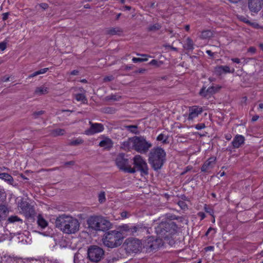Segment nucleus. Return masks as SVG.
Masks as SVG:
<instances>
[{
  "label": "nucleus",
  "mask_w": 263,
  "mask_h": 263,
  "mask_svg": "<svg viewBox=\"0 0 263 263\" xmlns=\"http://www.w3.org/2000/svg\"><path fill=\"white\" fill-rule=\"evenodd\" d=\"M0 179L5 180L8 183L12 185L14 182L13 177L8 173H0Z\"/></svg>",
  "instance_id": "nucleus-23"
},
{
  "label": "nucleus",
  "mask_w": 263,
  "mask_h": 263,
  "mask_svg": "<svg viewBox=\"0 0 263 263\" xmlns=\"http://www.w3.org/2000/svg\"><path fill=\"white\" fill-rule=\"evenodd\" d=\"M214 247L213 246H209L205 248L206 251H213L214 250Z\"/></svg>",
  "instance_id": "nucleus-52"
},
{
  "label": "nucleus",
  "mask_w": 263,
  "mask_h": 263,
  "mask_svg": "<svg viewBox=\"0 0 263 263\" xmlns=\"http://www.w3.org/2000/svg\"><path fill=\"white\" fill-rule=\"evenodd\" d=\"M194 127L197 130H201L204 129L206 126L204 123H199L194 125Z\"/></svg>",
  "instance_id": "nucleus-39"
},
{
  "label": "nucleus",
  "mask_w": 263,
  "mask_h": 263,
  "mask_svg": "<svg viewBox=\"0 0 263 263\" xmlns=\"http://www.w3.org/2000/svg\"><path fill=\"white\" fill-rule=\"evenodd\" d=\"M204 210H205L206 212L208 213L210 215H211L213 216L214 212H213V210L212 209H211V208L208 207L206 206V205H205Z\"/></svg>",
  "instance_id": "nucleus-44"
},
{
  "label": "nucleus",
  "mask_w": 263,
  "mask_h": 263,
  "mask_svg": "<svg viewBox=\"0 0 263 263\" xmlns=\"http://www.w3.org/2000/svg\"><path fill=\"white\" fill-rule=\"evenodd\" d=\"M114 79V77L112 75L107 76L104 78L103 82H107L112 81Z\"/></svg>",
  "instance_id": "nucleus-42"
},
{
  "label": "nucleus",
  "mask_w": 263,
  "mask_h": 263,
  "mask_svg": "<svg viewBox=\"0 0 263 263\" xmlns=\"http://www.w3.org/2000/svg\"><path fill=\"white\" fill-rule=\"evenodd\" d=\"M122 233L118 231L108 232L103 238L104 245L108 248H115L120 246L122 242Z\"/></svg>",
  "instance_id": "nucleus-5"
},
{
  "label": "nucleus",
  "mask_w": 263,
  "mask_h": 263,
  "mask_svg": "<svg viewBox=\"0 0 263 263\" xmlns=\"http://www.w3.org/2000/svg\"><path fill=\"white\" fill-rule=\"evenodd\" d=\"M235 71L234 68H231L228 66H217L215 68V72L218 75H221L223 73H233Z\"/></svg>",
  "instance_id": "nucleus-18"
},
{
  "label": "nucleus",
  "mask_w": 263,
  "mask_h": 263,
  "mask_svg": "<svg viewBox=\"0 0 263 263\" xmlns=\"http://www.w3.org/2000/svg\"><path fill=\"white\" fill-rule=\"evenodd\" d=\"M49 91V88L44 85L37 87L34 91V94L36 96H41L47 94Z\"/></svg>",
  "instance_id": "nucleus-21"
},
{
  "label": "nucleus",
  "mask_w": 263,
  "mask_h": 263,
  "mask_svg": "<svg viewBox=\"0 0 263 263\" xmlns=\"http://www.w3.org/2000/svg\"><path fill=\"white\" fill-rule=\"evenodd\" d=\"M4 194V193L3 190L0 189V198L2 197Z\"/></svg>",
  "instance_id": "nucleus-62"
},
{
  "label": "nucleus",
  "mask_w": 263,
  "mask_h": 263,
  "mask_svg": "<svg viewBox=\"0 0 263 263\" xmlns=\"http://www.w3.org/2000/svg\"><path fill=\"white\" fill-rule=\"evenodd\" d=\"M140 55H141V57H143V59H147V57L151 58V56H149V55H147V54H140Z\"/></svg>",
  "instance_id": "nucleus-61"
},
{
  "label": "nucleus",
  "mask_w": 263,
  "mask_h": 263,
  "mask_svg": "<svg viewBox=\"0 0 263 263\" xmlns=\"http://www.w3.org/2000/svg\"><path fill=\"white\" fill-rule=\"evenodd\" d=\"M99 138L101 139L99 144V146L106 149H109L113 146L114 142L109 137L101 135Z\"/></svg>",
  "instance_id": "nucleus-15"
},
{
  "label": "nucleus",
  "mask_w": 263,
  "mask_h": 263,
  "mask_svg": "<svg viewBox=\"0 0 263 263\" xmlns=\"http://www.w3.org/2000/svg\"><path fill=\"white\" fill-rule=\"evenodd\" d=\"M145 71V69H139V70H137V72L140 73H143Z\"/></svg>",
  "instance_id": "nucleus-60"
},
{
  "label": "nucleus",
  "mask_w": 263,
  "mask_h": 263,
  "mask_svg": "<svg viewBox=\"0 0 263 263\" xmlns=\"http://www.w3.org/2000/svg\"><path fill=\"white\" fill-rule=\"evenodd\" d=\"M262 0H249V8L251 12H257L261 8Z\"/></svg>",
  "instance_id": "nucleus-16"
},
{
  "label": "nucleus",
  "mask_w": 263,
  "mask_h": 263,
  "mask_svg": "<svg viewBox=\"0 0 263 263\" xmlns=\"http://www.w3.org/2000/svg\"><path fill=\"white\" fill-rule=\"evenodd\" d=\"M158 141H162L163 143H166L167 138L164 134H161L157 138Z\"/></svg>",
  "instance_id": "nucleus-36"
},
{
  "label": "nucleus",
  "mask_w": 263,
  "mask_h": 263,
  "mask_svg": "<svg viewBox=\"0 0 263 263\" xmlns=\"http://www.w3.org/2000/svg\"><path fill=\"white\" fill-rule=\"evenodd\" d=\"M89 123L90 125V128L86 129L84 132V134L86 135L90 136L101 133L104 129L103 125L101 123H93L91 121H89Z\"/></svg>",
  "instance_id": "nucleus-12"
},
{
  "label": "nucleus",
  "mask_w": 263,
  "mask_h": 263,
  "mask_svg": "<svg viewBox=\"0 0 263 263\" xmlns=\"http://www.w3.org/2000/svg\"><path fill=\"white\" fill-rule=\"evenodd\" d=\"M220 88L221 87L218 86L210 87L206 90L205 88H202L200 90L199 94L202 97H206L217 92Z\"/></svg>",
  "instance_id": "nucleus-17"
},
{
  "label": "nucleus",
  "mask_w": 263,
  "mask_h": 263,
  "mask_svg": "<svg viewBox=\"0 0 263 263\" xmlns=\"http://www.w3.org/2000/svg\"><path fill=\"white\" fill-rule=\"evenodd\" d=\"M104 252L102 249L96 246L90 247L87 251L88 257L92 262H98L101 260Z\"/></svg>",
  "instance_id": "nucleus-7"
},
{
  "label": "nucleus",
  "mask_w": 263,
  "mask_h": 263,
  "mask_svg": "<svg viewBox=\"0 0 263 263\" xmlns=\"http://www.w3.org/2000/svg\"><path fill=\"white\" fill-rule=\"evenodd\" d=\"M152 146L151 143L147 141L143 137L134 136L123 142L121 147L125 151L134 149L139 153L145 154Z\"/></svg>",
  "instance_id": "nucleus-2"
},
{
  "label": "nucleus",
  "mask_w": 263,
  "mask_h": 263,
  "mask_svg": "<svg viewBox=\"0 0 263 263\" xmlns=\"http://www.w3.org/2000/svg\"><path fill=\"white\" fill-rule=\"evenodd\" d=\"M75 98L77 100V101H81L83 103H86L87 102L86 97L83 93H78L76 95Z\"/></svg>",
  "instance_id": "nucleus-28"
},
{
  "label": "nucleus",
  "mask_w": 263,
  "mask_h": 263,
  "mask_svg": "<svg viewBox=\"0 0 263 263\" xmlns=\"http://www.w3.org/2000/svg\"><path fill=\"white\" fill-rule=\"evenodd\" d=\"M198 215L201 217V219H203L205 217V214L203 212H199Z\"/></svg>",
  "instance_id": "nucleus-54"
},
{
  "label": "nucleus",
  "mask_w": 263,
  "mask_h": 263,
  "mask_svg": "<svg viewBox=\"0 0 263 263\" xmlns=\"http://www.w3.org/2000/svg\"><path fill=\"white\" fill-rule=\"evenodd\" d=\"M168 224L166 222H162L157 227L155 228L156 233L161 236L164 235L167 232Z\"/></svg>",
  "instance_id": "nucleus-19"
},
{
  "label": "nucleus",
  "mask_w": 263,
  "mask_h": 263,
  "mask_svg": "<svg viewBox=\"0 0 263 263\" xmlns=\"http://www.w3.org/2000/svg\"><path fill=\"white\" fill-rule=\"evenodd\" d=\"M203 108L200 106L194 105L189 107L187 119L189 121H193L203 112Z\"/></svg>",
  "instance_id": "nucleus-11"
},
{
  "label": "nucleus",
  "mask_w": 263,
  "mask_h": 263,
  "mask_svg": "<svg viewBox=\"0 0 263 263\" xmlns=\"http://www.w3.org/2000/svg\"><path fill=\"white\" fill-rule=\"evenodd\" d=\"M44 114V111L41 110L33 113V116L34 118H36L38 116Z\"/></svg>",
  "instance_id": "nucleus-47"
},
{
  "label": "nucleus",
  "mask_w": 263,
  "mask_h": 263,
  "mask_svg": "<svg viewBox=\"0 0 263 263\" xmlns=\"http://www.w3.org/2000/svg\"><path fill=\"white\" fill-rule=\"evenodd\" d=\"M125 128L129 132L134 133H138V127L137 125H127L125 126Z\"/></svg>",
  "instance_id": "nucleus-31"
},
{
  "label": "nucleus",
  "mask_w": 263,
  "mask_h": 263,
  "mask_svg": "<svg viewBox=\"0 0 263 263\" xmlns=\"http://www.w3.org/2000/svg\"><path fill=\"white\" fill-rule=\"evenodd\" d=\"M225 138L227 140H230L232 138V136L230 134H227V135H225Z\"/></svg>",
  "instance_id": "nucleus-58"
},
{
  "label": "nucleus",
  "mask_w": 263,
  "mask_h": 263,
  "mask_svg": "<svg viewBox=\"0 0 263 263\" xmlns=\"http://www.w3.org/2000/svg\"><path fill=\"white\" fill-rule=\"evenodd\" d=\"M245 140V137L243 136L236 135L232 142L233 147L235 148H239L244 143Z\"/></svg>",
  "instance_id": "nucleus-20"
},
{
  "label": "nucleus",
  "mask_w": 263,
  "mask_h": 263,
  "mask_svg": "<svg viewBox=\"0 0 263 263\" xmlns=\"http://www.w3.org/2000/svg\"><path fill=\"white\" fill-rule=\"evenodd\" d=\"M78 73H79L78 70H73V71H72L71 72L70 74H71V75H74V76H75V75H78Z\"/></svg>",
  "instance_id": "nucleus-57"
},
{
  "label": "nucleus",
  "mask_w": 263,
  "mask_h": 263,
  "mask_svg": "<svg viewBox=\"0 0 263 263\" xmlns=\"http://www.w3.org/2000/svg\"><path fill=\"white\" fill-rule=\"evenodd\" d=\"M89 228L97 231H104L108 230L111 227L109 220L101 216H92L87 220Z\"/></svg>",
  "instance_id": "nucleus-4"
},
{
  "label": "nucleus",
  "mask_w": 263,
  "mask_h": 263,
  "mask_svg": "<svg viewBox=\"0 0 263 263\" xmlns=\"http://www.w3.org/2000/svg\"><path fill=\"white\" fill-rule=\"evenodd\" d=\"M165 152L161 148H154L151 151L148 161L155 170H158L161 168L165 160Z\"/></svg>",
  "instance_id": "nucleus-3"
},
{
  "label": "nucleus",
  "mask_w": 263,
  "mask_h": 263,
  "mask_svg": "<svg viewBox=\"0 0 263 263\" xmlns=\"http://www.w3.org/2000/svg\"><path fill=\"white\" fill-rule=\"evenodd\" d=\"M8 13H5L3 14V20H6L8 18Z\"/></svg>",
  "instance_id": "nucleus-56"
},
{
  "label": "nucleus",
  "mask_w": 263,
  "mask_h": 263,
  "mask_svg": "<svg viewBox=\"0 0 263 263\" xmlns=\"http://www.w3.org/2000/svg\"><path fill=\"white\" fill-rule=\"evenodd\" d=\"M232 61L233 62L237 63V64H239L240 62V60L238 58H233V59H232Z\"/></svg>",
  "instance_id": "nucleus-55"
},
{
  "label": "nucleus",
  "mask_w": 263,
  "mask_h": 263,
  "mask_svg": "<svg viewBox=\"0 0 263 263\" xmlns=\"http://www.w3.org/2000/svg\"><path fill=\"white\" fill-rule=\"evenodd\" d=\"M216 161V158L211 157L204 162L202 165L201 170L202 172H210V171L214 167Z\"/></svg>",
  "instance_id": "nucleus-14"
},
{
  "label": "nucleus",
  "mask_w": 263,
  "mask_h": 263,
  "mask_svg": "<svg viewBox=\"0 0 263 263\" xmlns=\"http://www.w3.org/2000/svg\"><path fill=\"white\" fill-rule=\"evenodd\" d=\"M122 32L123 30L120 27L110 28L107 31V33L111 35H120Z\"/></svg>",
  "instance_id": "nucleus-24"
},
{
  "label": "nucleus",
  "mask_w": 263,
  "mask_h": 263,
  "mask_svg": "<svg viewBox=\"0 0 263 263\" xmlns=\"http://www.w3.org/2000/svg\"><path fill=\"white\" fill-rule=\"evenodd\" d=\"M106 196L104 192H101L98 195V201L100 203H104L106 201Z\"/></svg>",
  "instance_id": "nucleus-32"
},
{
  "label": "nucleus",
  "mask_w": 263,
  "mask_h": 263,
  "mask_svg": "<svg viewBox=\"0 0 263 263\" xmlns=\"http://www.w3.org/2000/svg\"><path fill=\"white\" fill-rule=\"evenodd\" d=\"M193 45L194 44L192 40L190 38H187L185 44V48L187 49H193Z\"/></svg>",
  "instance_id": "nucleus-33"
},
{
  "label": "nucleus",
  "mask_w": 263,
  "mask_h": 263,
  "mask_svg": "<svg viewBox=\"0 0 263 263\" xmlns=\"http://www.w3.org/2000/svg\"><path fill=\"white\" fill-rule=\"evenodd\" d=\"M149 64L152 65H156L157 66H159L160 65L159 64H158V62L156 60H152L149 62Z\"/></svg>",
  "instance_id": "nucleus-48"
},
{
  "label": "nucleus",
  "mask_w": 263,
  "mask_h": 263,
  "mask_svg": "<svg viewBox=\"0 0 263 263\" xmlns=\"http://www.w3.org/2000/svg\"><path fill=\"white\" fill-rule=\"evenodd\" d=\"M55 226L64 233L73 234L79 230L80 223L77 218L64 214L57 217Z\"/></svg>",
  "instance_id": "nucleus-1"
},
{
  "label": "nucleus",
  "mask_w": 263,
  "mask_h": 263,
  "mask_svg": "<svg viewBox=\"0 0 263 263\" xmlns=\"http://www.w3.org/2000/svg\"><path fill=\"white\" fill-rule=\"evenodd\" d=\"M40 7L43 8V9H46L48 8V5L46 3H42L40 4Z\"/></svg>",
  "instance_id": "nucleus-50"
},
{
  "label": "nucleus",
  "mask_w": 263,
  "mask_h": 263,
  "mask_svg": "<svg viewBox=\"0 0 263 263\" xmlns=\"http://www.w3.org/2000/svg\"><path fill=\"white\" fill-rule=\"evenodd\" d=\"M8 221L10 223H13L15 222L20 221L22 222L23 220L17 216H11L8 218Z\"/></svg>",
  "instance_id": "nucleus-35"
},
{
  "label": "nucleus",
  "mask_w": 263,
  "mask_h": 263,
  "mask_svg": "<svg viewBox=\"0 0 263 263\" xmlns=\"http://www.w3.org/2000/svg\"><path fill=\"white\" fill-rule=\"evenodd\" d=\"M120 98V96L116 95H112L108 96V99L113 100L114 101H118Z\"/></svg>",
  "instance_id": "nucleus-43"
},
{
  "label": "nucleus",
  "mask_w": 263,
  "mask_h": 263,
  "mask_svg": "<svg viewBox=\"0 0 263 263\" xmlns=\"http://www.w3.org/2000/svg\"><path fill=\"white\" fill-rule=\"evenodd\" d=\"M130 228L131 230V231H130V235L134 234V233H136L137 232L138 229L137 227L135 226L130 227Z\"/></svg>",
  "instance_id": "nucleus-46"
},
{
  "label": "nucleus",
  "mask_w": 263,
  "mask_h": 263,
  "mask_svg": "<svg viewBox=\"0 0 263 263\" xmlns=\"http://www.w3.org/2000/svg\"><path fill=\"white\" fill-rule=\"evenodd\" d=\"M119 230L118 231L122 233V239H123L124 235H130V231H131V230L130 226L128 224H123L120 226Z\"/></svg>",
  "instance_id": "nucleus-22"
},
{
  "label": "nucleus",
  "mask_w": 263,
  "mask_h": 263,
  "mask_svg": "<svg viewBox=\"0 0 263 263\" xmlns=\"http://www.w3.org/2000/svg\"><path fill=\"white\" fill-rule=\"evenodd\" d=\"M159 240L155 239L153 236H149L144 240L143 247L147 249L154 250L156 249L159 247Z\"/></svg>",
  "instance_id": "nucleus-13"
},
{
  "label": "nucleus",
  "mask_w": 263,
  "mask_h": 263,
  "mask_svg": "<svg viewBox=\"0 0 263 263\" xmlns=\"http://www.w3.org/2000/svg\"><path fill=\"white\" fill-rule=\"evenodd\" d=\"M37 223L42 229L45 228L48 225L47 221L41 215L37 216Z\"/></svg>",
  "instance_id": "nucleus-25"
},
{
  "label": "nucleus",
  "mask_w": 263,
  "mask_h": 263,
  "mask_svg": "<svg viewBox=\"0 0 263 263\" xmlns=\"http://www.w3.org/2000/svg\"><path fill=\"white\" fill-rule=\"evenodd\" d=\"M84 140L83 139L78 138L75 140H71L69 143V145L72 146L78 145L82 144Z\"/></svg>",
  "instance_id": "nucleus-34"
},
{
  "label": "nucleus",
  "mask_w": 263,
  "mask_h": 263,
  "mask_svg": "<svg viewBox=\"0 0 263 263\" xmlns=\"http://www.w3.org/2000/svg\"><path fill=\"white\" fill-rule=\"evenodd\" d=\"M125 249L127 252L132 253H138L141 251L142 243L138 239L128 238L125 243Z\"/></svg>",
  "instance_id": "nucleus-8"
},
{
  "label": "nucleus",
  "mask_w": 263,
  "mask_h": 263,
  "mask_svg": "<svg viewBox=\"0 0 263 263\" xmlns=\"http://www.w3.org/2000/svg\"><path fill=\"white\" fill-rule=\"evenodd\" d=\"M178 204L183 210L187 209V204L184 201H179Z\"/></svg>",
  "instance_id": "nucleus-40"
},
{
  "label": "nucleus",
  "mask_w": 263,
  "mask_h": 263,
  "mask_svg": "<svg viewBox=\"0 0 263 263\" xmlns=\"http://www.w3.org/2000/svg\"><path fill=\"white\" fill-rule=\"evenodd\" d=\"M147 60H148V59H142V58H133L132 59L133 62L134 63L147 61Z\"/></svg>",
  "instance_id": "nucleus-41"
},
{
  "label": "nucleus",
  "mask_w": 263,
  "mask_h": 263,
  "mask_svg": "<svg viewBox=\"0 0 263 263\" xmlns=\"http://www.w3.org/2000/svg\"><path fill=\"white\" fill-rule=\"evenodd\" d=\"M74 162L73 161H69L65 163L66 165H73Z\"/></svg>",
  "instance_id": "nucleus-63"
},
{
  "label": "nucleus",
  "mask_w": 263,
  "mask_h": 263,
  "mask_svg": "<svg viewBox=\"0 0 263 263\" xmlns=\"http://www.w3.org/2000/svg\"><path fill=\"white\" fill-rule=\"evenodd\" d=\"M211 231H213L214 232V234H215L216 233V231L214 229L212 228H209V229L208 230V231H206V233H205V235L206 236H208V234H209V233L211 232Z\"/></svg>",
  "instance_id": "nucleus-49"
},
{
  "label": "nucleus",
  "mask_w": 263,
  "mask_h": 263,
  "mask_svg": "<svg viewBox=\"0 0 263 263\" xmlns=\"http://www.w3.org/2000/svg\"><path fill=\"white\" fill-rule=\"evenodd\" d=\"M258 118H259V116H253L252 117V120L253 121H256V120H258Z\"/></svg>",
  "instance_id": "nucleus-59"
},
{
  "label": "nucleus",
  "mask_w": 263,
  "mask_h": 263,
  "mask_svg": "<svg viewBox=\"0 0 263 263\" xmlns=\"http://www.w3.org/2000/svg\"><path fill=\"white\" fill-rule=\"evenodd\" d=\"M7 213V209L4 205H0V220L5 217Z\"/></svg>",
  "instance_id": "nucleus-30"
},
{
  "label": "nucleus",
  "mask_w": 263,
  "mask_h": 263,
  "mask_svg": "<svg viewBox=\"0 0 263 263\" xmlns=\"http://www.w3.org/2000/svg\"><path fill=\"white\" fill-rule=\"evenodd\" d=\"M124 8L127 10H130L131 9V7L130 6H125L124 7Z\"/></svg>",
  "instance_id": "nucleus-64"
},
{
  "label": "nucleus",
  "mask_w": 263,
  "mask_h": 263,
  "mask_svg": "<svg viewBox=\"0 0 263 263\" xmlns=\"http://www.w3.org/2000/svg\"><path fill=\"white\" fill-rule=\"evenodd\" d=\"M213 33L210 30H205L201 32L200 37L203 39H209L212 36Z\"/></svg>",
  "instance_id": "nucleus-27"
},
{
  "label": "nucleus",
  "mask_w": 263,
  "mask_h": 263,
  "mask_svg": "<svg viewBox=\"0 0 263 263\" xmlns=\"http://www.w3.org/2000/svg\"><path fill=\"white\" fill-rule=\"evenodd\" d=\"M248 51L249 52H250L251 53H255V51H256V49L253 47H250L249 49H248Z\"/></svg>",
  "instance_id": "nucleus-53"
},
{
  "label": "nucleus",
  "mask_w": 263,
  "mask_h": 263,
  "mask_svg": "<svg viewBox=\"0 0 263 263\" xmlns=\"http://www.w3.org/2000/svg\"><path fill=\"white\" fill-rule=\"evenodd\" d=\"M120 215L122 219L128 218L130 216V213L126 211L122 212Z\"/></svg>",
  "instance_id": "nucleus-38"
},
{
  "label": "nucleus",
  "mask_w": 263,
  "mask_h": 263,
  "mask_svg": "<svg viewBox=\"0 0 263 263\" xmlns=\"http://www.w3.org/2000/svg\"><path fill=\"white\" fill-rule=\"evenodd\" d=\"M133 163L137 170L144 174H148V166L145 160L139 155H136L133 159Z\"/></svg>",
  "instance_id": "nucleus-9"
},
{
  "label": "nucleus",
  "mask_w": 263,
  "mask_h": 263,
  "mask_svg": "<svg viewBox=\"0 0 263 263\" xmlns=\"http://www.w3.org/2000/svg\"><path fill=\"white\" fill-rule=\"evenodd\" d=\"M48 68H45L37 71L38 75L46 73L48 70Z\"/></svg>",
  "instance_id": "nucleus-45"
},
{
  "label": "nucleus",
  "mask_w": 263,
  "mask_h": 263,
  "mask_svg": "<svg viewBox=\"0 0 263 263\" xmlns=\"http://www.w3.org/2000/svg\"><path fill=\"white\" fill-rule=\"evenodd\" d=\"M65 133V130L61 128L55 129L52 131V134L54 136L63 135Z\"/></svg>",
  "instance_id": "nucleus-29"
},
{
  "label": "nucleus",
  "mask_w": 263,
  "mask_h": 263,
  "mask_svg": "<svg viewBox=\"0 0 263 263\" xmlns=\"http://www.w3.org/2000/svg\"><path fill=\"white\" fill-rule=\"evenodd\" d=\"M161 28V25L159 23H156L151 25L147 28V30L149 31H156Z\"/></svg>",
  "instance_id": "nucleus-26"
},
{
  "label": "nucleus",
  "mask_w": 263,
  "mask_h": 263,
  "mask_svg": "<svg viewBox=\"0 0 263 263\" xmlns=\"http://www.w3.org/2000/svg\"><path fill=\"white\" fill-rule=\"evenodd\" d=\"M7 42L3 41L0 43V52L4 51L7 47Z\"/></svg>",
  "instance_id": "nucleus-37"
},
{
  "label": "nucleus",
  "mask_w": 263,
  "mask_h": 263,
  "mask_svg": "<svg viewBox=\"0 0 263 263\" xmlns=\"http://www.w3.org/2000/svg\"><path fill=\"white\" fill-rule=\"evenodd\" d=\"M18 208L20 213L23 214L26 217H30L34 214V209L28 202L22 200L18 203Z\"/></svg>",
  "instance_id": "nucleus-10"
},
{
  "label": "nucleus",
  "mask_w": 263,
  "mask_h": 263,
  "mask_svg": "<svg viewBox=\"0 0 263 263\" xmlns=\"http://www.w3.org/2000/svg\"><path fill=\"white\" fill-rule=\"evenodd\" d=\"M38 76V73H37V71H35V72H34L32 73V74H30V75L28 76V78L29 79H30V78H33V77H36V76Z\"/></svg>",
  "instance_id": "nucleus-51"
},
{
  "label": "nucleus",
  "mask_w": 263,
  "mask_h": 263,
  "mask_svg": "<svg viewBox=\"0 0 263 263\" xmlns=\"http://www.w3.org/2000/svg\"><path fill=\"white\" fill-rule=\"evenodd\" d=\"M115 163L120 170L125 173H135L136 172L135 168L132 167L128 159L123 153H120L117 156Z\"/></svg>",
  "instance_id": "nucleus-6"
}]
</instances>
